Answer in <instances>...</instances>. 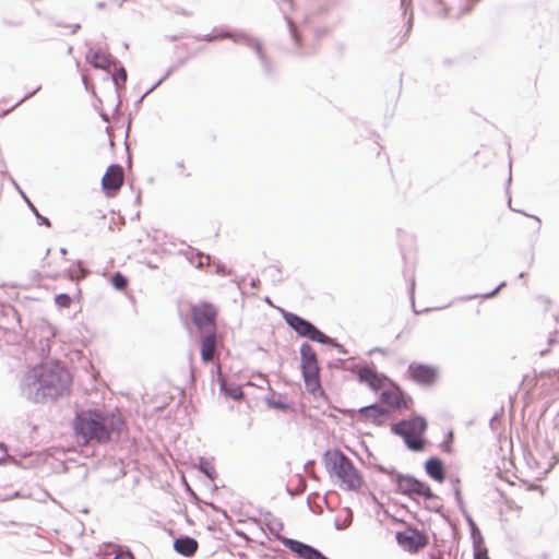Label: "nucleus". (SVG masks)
<instances>
[{
    "label": "nucleus",
    "instance_id": "f257e3e1",
    "mask_svg": "<svg viewBox=\"0 0 559 559\" xmlns=\"http://www.w3.org/2000/svg\"><path fill=\"white\" fill-rule=\"evenodd\" d=\"M123 427L124 419L118 411L84 409L73 420L74 433L83 445L108 443L111 436L119 433Z\"/></svg>",
    "mask_w": 559,
    "mask_h": 559
},
{
    "label": "nucleus",
    "instance_id": "f03ea898",
    "mask_svg": "<svg viewBox=\"0 0 559 559\" xmlns=\"http://www.w3.org/2000/svg\"><path fill=\"white\" fill-rule=\"evenodd\" d=\"M29 380L39 399L57 400L70 393L73 377L63 364L50 360L35 366Z\"/></svg>",
    "mask_w": 559,
    "mask_h": 559
},
{
    "label": "nucleus",
    "instance_id": "7ed1b4c3",
    "mask_svg": "<svg viewBox=\"0 0 559 559\" xmlns=\"http://www.w3.org/2000/svg\"><path fill=\"white\" fill-rule=\"evenodd\" d=\"M328 472L340 486L347 490L360 488L362 478L344 453L338 450L329 451L324 455Z\"/></svg>",
    "mask_w": 559,
    "mask_h": 559
},
{
    "label": "nucleus",
    "instance_id": "20e7f679",
    "mask_svg": "<svg viewBox=\"0 0 559 559\" xmlns=\"http://www.w3.org/2000/svg\"><path fill=\"white\" fill-rule=\"evenodd\" d=\"M301 371L307 391L313 396H321L323 390L320 383V368L314 349L302 344L300 347Z\"/></svg>",
    "mask_w": 559,
    "mask_h": 559
},
{
    "label": "nucleus",
    "instance_id": "39448f33",
    "mask_svg": "<svg viewBox=\"0 0 559 559\" xmlns=\"http://www.w3.org/2000/svg\"><path fill=\"white\" fill-rule=\"evenodd\" d=\"M427 429V421L424 417L415 416L394 425L393 431L401 436L406 445L413 451H421L425 447L423 438Z\"/></svg>",
    "mask_w": 559,
    "mask_h": 559
},
{
    "label": "nucleus",
    "instance_id": "423d86ee",
    "mask_svg": "<svg viewBox=\"0 0 559 559\" xmlns=\"http://www.w3.org/2000/svg\"><path fill=\"white\" fill-rule=\"evenodd\" d=\"M395 539L400 548L411 555H415L423 550L429 543L428 534L424 530L406 525L403 530L397 531Z\"/></svg>",
    "mask_w": 559,
    "mask_h": 559
},
{
    "label": "nucleus",
    "instance_id": "0eeeda50",
    "mask_svg": "<svg viewBox=\"0 0 559 559\" xmlns=\"http://www.w3.org/2000/svg\"><path fill=\"white\" fill-rule=\"evenodd\" d=\"M286 323L300 336L307 337L311 341L325 344V345H332L333 341L323 334L321 331H319L314 325H312L310 322L306 321L305 319L300 318L299 316L295 313H286L284 316Z\"/></svg>",
    "mask_w": 559,
    "mask_h": 559
},
{
    "label": "nucleus",
    "instance_id": "6e6552de",
    "mask_svg": "<svg viewBox=\"0 0 559 559\" xmlns=\"http://www.w3.org/2000/svg\"><path fill=\"white\" fill-rule=\"evenodd\" d=\"M397 490L400 493L412 499L424 498L426 500L435 498L430 486L408 475H400L396 478Z\"/></svg>",
    "mask_w": 559,
    "mask_h": 559
},
{
    "label": "nucleus",
    "instance_id": "1a4fd4ad",
    "mask_svg": "<svg viewBox=\"0 0 559 559\" xmlns=\"http://www.w3.org/2000/svg\"><path fill=\"white\" fill-rule=\"evenodd\" d=\"M380 400L383 404L394 409L411 408L413 400L407 396L404 391L393 381L386 383V386L382 389Z\"/></svg>",
    "mask_w": 559,
    "mask_h": 559
},
{
    "label": "nucleus",
    "instance_id": "9d476101",
    "mask_svg": "<svg viewBox=\"0 0 559 559\" xmlns=\"http://www.w3.org/2000/svg\"><path fill=\"white\" fill-rule=\"evenodd\" d=\"M124 182V171L120 165L107 167L102 178V189L106 197L114 198L118 194Z\"/></svg>",
    "mask_w": 559,
    "mask_h": 559
},
{
    "label": "nucleus",
    "instance_id": "9b49d317",
    "mask_svg": "<svg viewBox=\"0 0 559 559\" xmlns=\"http://www.w3.org/2000/svg\"><path fill=\"white\" fill-rule=\"evenodd\" d=\"M409 378L419 385L430 386L436 383L439 371L435 366L413 362L408 366Z\"/></svg>",
    "mask_w": 559,
    "mask_h": 559
},
{
    "label": "nucleus",
    "instance_id": "f8f14e48",
    "mask_svg": "<svg viewBox=\"0 0 559 559\" xmlns=\"http://www.w3.org/2000/svg\"><path fill=\"white\" fill-rule=\"evenodd\" d=\"M216 310L212 305L203 304L192 308V321L201 331H215Z\"/></svg>",
    "mask_w": 559,
    "mask_h": 559
},
{
    "label": "nucleus",
    "instance_id": "ddd939ff",
    "mask_svg": "<svg viewBox=\"0 0 559 559\" xmlns=\"http://www.w3.org/2000/svg\"><path fill=\"white\" fill-rule=\"evenodd\" d=\"M358 380L366 383L371 390L380 391L386 386L390 379L382 373L377 372L374 368L364 366L357 370Z\"/></svg>",
    "mask_w": 559,
    "mask_h": 559
},
{
    "label": "nucleus",
    "instance_id": "4468645a",
    "mask_svg": "<svg viewBox=\"0 0 559 559\" xmlns=\"http://www.w3.org/2000/svg\"><path fill=\"white\" fill-rule=\"evenodd\" d=\"M480 0H445L444 7L448 15L459 19L469 13Z\"/></svg>",
    "mask_w": 559,
    "mask_h": 559
},
{
    "label": "nucleus",
    "instance_id": "2eb2a0df",
    "mask_svg": "<svg viewBox=\"0 0 559 559\" xmlns=\"http://www.w3.org/2000/svg\"><path fill=\"white\" fill-rule=\"evenodd\" d=\"M86 60L94 68L105 71H109L110 67L114 64L110 55L98 48L90 49L86 55Z\"/></svg>",
    "mask_w": 559,
    "mask_h": 559
},
{
    "label": "nucleus",
    "instance_id": "dca6fc26",
    "mask_svg": "<svg viewBox=\"0 0 559 559\" xmlns=\"http://www.w3.org/2000/svg\"><path fill=\"white\" fill-rule=\"evenodd\" d=\"M216 353V334L212 331L201 341V359L204 362L213 361Z\"/></svg>",
    "mask_w": 559,
    "mask_h": 559
},
{
    "label": "nucleus",
    "instance_id": "f3484780",
    "mask_svg": "<svg viewBox=\"0 0 559 559\" xmlns=\"http://www.w3.org/2000/svg\"><path fill=\"white\" fill-rule=\"evenodd\" d=\"M199 544L198 542L192 537H180L175 539L174 542V549L186 557L193 556L198 550Z\"/></svg>",
    "mask_w": 559,
    "mask_h": 559
},
{
    "label": "nucleus",
    "instance_id": "a211bd4d",
    "mask_svg": "<svg viewBox=\"0 0 559 559\" xmlns=\"http://www.w3.org/2000/svg\"><path fill=\"white\" fill-rule=\"evenodd\" d=\"M426 473L438 483L445 479V472L443 463L438 457H430L425 464Z\"/></svg>",
    "mask_w": 559,
    "mask_h": 559
},
{
    "label": "nucleus",
    "instance_id": "6ab92c4d",
    "mask_svg": "<svg viewBox=\"0 0 559 559\" xmlns=\"http://www.w3.org/2000/svg\"><path fill=\"white\" fill-rule=\"evenodd\" d=\"M359 414L366 419H371L373 421L384 417L386 415V411L379 405H370L359 409Z\"/></svg>",
    "mask_w": 559,
    "mask_h": 559
},
{
    "label": "nucleus",
    "instance_id": "aec40b11",
    "mask_svg": "<svg viewBox=\"0 0 559 559\" xmlns=\"http://www.w3.org/2000/svg\"><path fill=\"white\" fill-rule=\"evenodd\" d=\"M221 388L233 400H241L243 397L242 389L239 385L227 386L226 382L222 380Z\"/></svg>",
    "mask_w": 559,
    "mask_h": 559
},
{
    "label": "nucleus",
    "instance_id": "412c9836",
    "mask_svg": "<svg viewBox=\"0 0 559 559\" xmlns=\"http://www.w3.org/2000/svg\"><path fill=\"white\" fill-rule=\"evenodd\" d=\"M111 284L115 288L119 290H123L128 286V280L127 277L121 274L120 272H116L111 277Z\"/></svg>",
    "mask_w": 559,
    "mask_h": 559
},
{
    "label": "nucleus",
    "instance_id": "4be33fe9",
    "mask_svg": "<svg viewBox=\"0 0 559 559\" xmlns=\"http://www.w3.org/2000/svg\"><path fill=\"white\" fill-rule=\"evenodd\" d=\"M55 302L60 308H69L72 305V298L68 294H59L55 297Z\"/></svg>",
    "mask_w": 559,
    "mask_h": 559
},
{
    "label": "nucleus",
    "instance_id": "5701e85b",
    "mask_svg": "<svg viewBox=\"0 0 559 559\" xmlns=\"http://www.w3.org/2000/svg\"><path fill=\"white\" fill-rule=\"evenodd\" d=\"M86 275V271L79 264L75 269L69 270V277L71 280H81Z\"/></svg>",
    "mask_w": 559,
    "mask_h": 559
},
{
    "label": "nucleus",
    "instance_id": "b1692460",
    "mask_svg": "<svg viewBox=\"0 0 559 559\" xmlns=\"http://www.w3.org/2000/svg\"><path fill=\"white\" fill-rule=\"evenodd\" d=\"M475 559H490L486 548L478 547L474 555Z\"/></svg>",
    "mask_w": 559,
    "mask_h": 559
},
{
    "label": "nucleus",
    "instance_id": "393cba45",
    "mask_svg": "<svg viewBox=\"0 0 559 559\" xmlns=\"http://www.w3.org/2000/svg\"><path fill=\"white\" fill-rule=\"evenodd\" d=\"M115 559H134L133 555L129 551H118Z\"/></svg>",
    "mask_w": 559,
    "mask_h": 559
},
{
    "label": "nucleus",
    "instance_id": "a878e982",
    "mask_svg": "<svg viewBox=\"0 0 559 559\" xmlns=\"http://www.w3.org/2000/svg\"><path fill=\"white\" fill-rule=\"evenodd\" d=\"M120 76H123V80H126V78H127V73H126V70H124V69H121Z\"/></svg>",
    "mask_w": 559,
    "mask_h": 559
},
{
    "label": "nucleus",
    "instance_id": "bb28decb",
    "mask_svg": "<svg viewBox=\"0 0 559 559\" xmlns=\"http://www.w3.org/2000/svg\"><path fill=\"white\" fill-rule=\"evenodd\" d=\"M120 76H123V80H126V78H127V73H126V70H124V69H121Z\"/></svg>",
    "mask_w": 559,
    "mask_h": 559
},
{
    "label": "nucleus",
    "instance_id": "cd10ccee",
    "mask_svg": "<svg viewBox=\"0 0 559 559\" xmlns=\"http://www.w3.org/2000/svg\"><path fill=\"white\" fill-rule=\"evenodd\" d=\"M178 168H180L182 171L185 170V164L183 163H179L177 165Z\"/></svg>",
    "mask_w": 559,
    "mask_h": 559
},
{
    "label": "nucleus",
    "instance_id": "c85d7f7f",
    "mask_svg": "<svg viewBox=\"0 0 559 559\" xmlns=\"http://www.w3.org/2000/svg\"><path fill=\"white\" fill-rule=\"evenodd\" d=\"M497 290H498V288H497L495 292H492L491 294L487 295V297L495 296V295H496V293H497Z\"/></svg>",
    "mask_w": 559,
    "mask_h": 559
}]
</instances>
